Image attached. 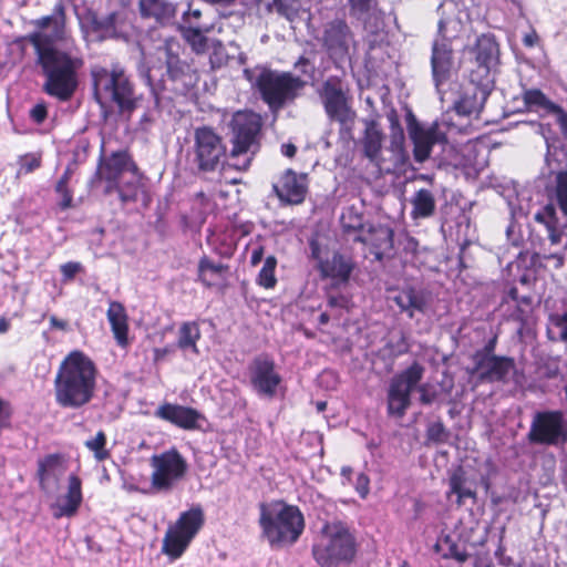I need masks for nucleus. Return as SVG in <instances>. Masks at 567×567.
Returning <instances> with one entry per match:
<instances>
[{
    "instance_id": "nucleus-1",
    "label": "nucleus",
    "mask_w": 567,
    "mask_h": 567,
    "mask_svg": "<svg viewBox=\"0 0 567 567\" xmlns=\"http://www.w3.org/2000/svg\"><path fill=\"white\" fill-rule=\"evenodd\" d=\"M34 23L41 30L31 33L28 39L35 49L38 63L45 75L42 89L51 96L68 101L78 87V71L83 66V60L54 47L56 41L65 39L62 14L43 17Z\"/></svg>"
},
{
    "instance_id": "nucleus-2",
    "label": "nucleus",
    "mask_w": 567,
    "mask_h": 567,
    "mask_svg": "<svg viewBox=\"0 0 567 567\" xmlns=\"http://www.w3.org/2000/svg\"><path fill=\"white\" fill-rule=\"evenodd\" d=\"M96 374V367L87 355L71 352L62 361L54 380L56 403L69 409L87 404L94 395Z\"/></svg>"
},
{
    "instance_id": "nucleus-3",
    "label": "nucleus",
    "mask_w": 567,
    "mask_h": 567,
    "mask_svg": "<svg viewBox=\"0 0 567 567\" xmlns=\"http://www.w3.org/2000/svg\"><path fill=\"white\" fill-rule=\"evenodd\" d=\"M246 79L255 87L271 112H278L300 96L307 82L291 72L267 68L245 70Z\"/></svg>"
},
{
    "instance_id": "nucleus-4",
    "label": "nucleus",
    "mask_w": 567,
    "mask_h": 567,
    "mask_svg": "<svg viewBox=\"0 0 567 567\" xmlns=\"http://www.w3.org/2000/svg\"><path fill=\"white\" fill-rule=\"evenodd\" d=\"M259 523L272 546L296 543L305 528L300 509L281 501L261 504Z\"/></svg>"
},
{
    "instance_id": "nucleus-5",
    "label": "nucleus",
    "mask_w": 567,
    "mask_h": 567,
    "mask_svg": "<svg viewBox=\"0 0 567 567\" xmlns=\"http://www.w3.org/2000/svg\"><path fill=\"white\" fill-rule=\"evenodd\" d=\"M355 542L341 522L326 523L316 534L312 556L321 567H337L354 557Z\"/></svg>"
},
{
    "instance_id": "nucleus-6",
    "label": "nucleus",
    "mask_w": 567,
    "mask_h": 567,
    "mask_svg": "<svg viewBox=\"0 0 567 567\" xmlns=\"http://www.w3.org/2000/svg\"><path fill=\"white\" fill-rule=\"evenodd\" d=\"M261 117L250 111H239L229 123L231 150L226 166L236 171H247L258 144Z\"/></svg>"
},
{
    "instance_id": "nucleus-7",
    "label": "nucleus",
    "mask_w": 567,
    "mask_h": 567,
    "mask_svg": "<svg viewBox=\"0 0 567 567\" xmlns=\"http://www.w3.org/2000/svg\"><path fill=\"white\" fill-rule=\"evenodd\" d=\"M94 95L99 104L106 106L116 103L121 109L133 105V86L124 69L115 64L112 69L94 66L92 69Z\"/></svg>"
},
{
    "instance_id": "nucleus-8",
    "label": "nucleus",
    "mask_w": 567,
    "mask_h": 567,
    "mask_svg": "<svg viewBox=\"0 0 567 567\" xmlns=\"http://www.w3.org/2000/svg\"><path fill=\"white\" fill-rule=\"evenodd\" d=\"M150 465V484L140 488L146 495L169 493L185 477L188 468L185 457L176 449L154 454Z\"/></svg>"
},
{
    "instance_id": "nucleus-9",
    "label": "nucleus",
    "mask_w": 567,
    "mask_h": 567,
    "mask_svg": "<svg viewBox=\"0 0 567 567\" xmlns=\"http://www.w3.org/2000/svg\"><path fill=\"white\" fill-rule=\"evenodd\" d=\"M204 524L200 507H193L181 514L178 519L168 527L163 539L162 551L172 559L179 558Z\"/></svg>"
},
{
    "instance_id": "nucleus-10",
    "label": "nucleus",
    "mask_w": 567,
    "mask_h": 567,
    "mask_svg": "<svg viewBox=\"0 0 567 567\" xmlns=\"http://www.w3.org/2000/svg\"><path fill=\"white\" fill-rule=\"evenodd\" d=\"M194 163L200 173L215 172L220 165L227 169L226 145L223 137L209 126H199L194 131Z\"/></svg>"
},
{
    "instance_id": "nucleus-11",
    "label": "nucleus",
    "mask_w": 567,
    "mask_h": 567,
    "mask_svg": "<svg viewBox=\"0 0 567 567\" xmlns=\"http://www.w3.org/2000/svg\"><path fill=\"white\" fill-rule=\"evenodd\" d=\"M319 96L330 120L349 128L353 125L355 112L340 79H327L321 85Z\"/></svg>"
},
{
    "instance_id": "nucleus-12",
    "label": "nucleus",
    "mask_w": 567,
    "mask_h": 567,
    "mask_svg": "<svg viewBox=\"0 0 567 567\" xmlns=\"http://www.w3.org/2000/svg\"><path fill=\"white\" fill-rule=\"evenodd\" d=\"M424 368L414 362L408 369L396 374L388 391V411L391 415L402 417L411 404V392L422 380Z\"/></svg>"
},
{
    "instance_id": "nucleus-13",
    "label": "nucleus",
    "mask_w": 567,
    "mask_h": 567,
    "mask_svg": "<svg viewBox=\"0 0 567 567\" xmlns=\"http://www.w3.org/2000/svg\"><path fill=\"white\" fill-rule=\"evenodd\" d=\"M567 439V424L559 411H546L535 414L528 440L535 444L558 445Z\"/></svg>"
},
{
    "instance_id": "nucleus-14",
    "label": "nucleus",
    "mask_w": 567,
    "mask_h": 567,
    "mask_svg": "<svg viewBox=\"0 0 567 567\" xmlns=\"http://www.w3.org/2000/svg\"><path fill=\"white\" fill-rule=\"evenodd\" d=\"M474 55L476 69L470 73L473 84L484 85L491 83V70L499 60V45L493 34H481L475 44L470 48Z\"/></svg>"
},
{
    "instance_id": "nucleus-15",
    "label": "nucleus",
    "mask_w": 567,
    "mask_h": 567,
    "mask_svg": "<svg viewBox=\"0 0 567 567\" xmlns=\"http://www.w3.org/2000/svg\"><path fill=\"white\" fill-rule=\"evenodd\" d=\"M408 133L414 146V159L419 163H423L430 157L435 144L445 141V133L440 130L439 123L425 126L419 123L413 115L408 118Z\"/></svg>"
},
{
    "instance_id": "nucleus-16",
    "label": "nucleus",
    "mask_w": 567,
    "mask_h": 567,
    "mask_svg": "<svg viewBox=\"0 0 567 567\" xmlns=\"http://www.w3.org/2000/svg\"><path fill=\"white\" fill-rule=\"evenodd\" d=\"M249 377L254 390L267 398H274L281 383V377L275 369V362L268 357H257L250 363Z\"/></svg>"
},
{
    "instance_id": "nucleus-17",
    "label": "nucleus",
    "mask_w": 567,
    "mask_h": 567,
    "mask_svg": "<svg viewBox=\"0 0 567 567\" xmlns=\"http://www.w3.org/2000/svg\"><path fill=\"white\" fill-rule=\"evenodd\" d=\"M322 41L333 59H343L353 44V34L343 20L336 19L324 25Z\"/></svg>"
},
{
    "instance_id": "nucleus-18",
    "label": "nucleus",
    "mask_w": 567,
    "mask_h": 567,
    "mask_svg": "<svg viewBox=\"0 0 567 567\" xmlns=\"http://www.w3.org/2000/svg\"><path fill=\"white\" fill-rule=\"evenodd\" d=\"M83 501L82 496V481L75 474L68 477L66 489L59 495L51 504V509L54 518L72 517L74 516Z\"/></svg>"
},
{
    "instance_id": "nucleus-19",
    "label": "nucleus",
    "mask_w": 567,
    "mask_h": 567,
    "mask_svg": "<svg viewBox=\"0 0 567 567\" xmlns=\"http://www.w3.org/2000/svg\"><path fill=\"white\" fill-rule=\"evenodd\" d=\"M136 171V165L125 153H115L100 166L99 177L107 183L105 193L113 192L114 184H117L125 173Z\"/></svg>"
},
{
    "instance_id": "nucleus-20",
    "label": "nucleus",
    "mask_w": 567,
    "mask_h": 567,
    "mask_svg": "<svg viewBox=\"0 0 567 567\" xmlns=\"http://www.w3.org/2000/svg\"><path fill=\"white\" fill-rule=\"evenodd\" d=\"M155 415L184 430L199 427L198 421L203 419L200 413L196 410L172 403L161 405L156 410Z\"/></svg>"
},
{
    "instance_id": "nucleus-21",
    "label": "nucleus",
    "mask_w": 567,
    "mask_h": 567,
    "mask_svg": "<svg viewBox=\"0 0 567 567\" xmlns=\"http://www.w3.org/2000/svg\"><path fill=\"white\" fill-rule=\"evenodd\" d=\"M274 190L281 200L289 204H300L307 193L306 177L288 169L281 176L279 185H274Z\"/></svg>"
},
{
    "instance_id": "nucleus-22",
    "label": "nucleus",
    "mask_w": 567,
    "mask_h": 567,
    "mask_svg": "<svg viewBox=\"0 0 567 567\" xmlns=\"http://www.w3.org/2000/svg\"><path fill=\"white\" fill-rule=\"evenodd\" d=\"M432 72L436 85L445 81L453 64V50L451 42L435 39L431 56Z\"/></svg>"
},
{
    "instance_id": "nucleus-23",
    "label": "nucleus",
    "mask_w": 567,
    "mask_h": 567,
    "mask_svg": "<svg viewBox=\"0 0 567 567\" xmlns=\"http://www.w3.org/2000/svg\"><path fill=\"white\" fill-rule=\"evenodd\" d=\"M63 461L56 455H49L39 462L38 476L41 489L50 494L55 491L58 481L65 474Z\"/></svg>"
},
{
    "instance_id": "nucleus-24",
    "label": "nucleus",
    "mask_w": 567,
    "mask_h": 567,
    "mask_svg": "<svg viewBox=\"0 0 567 567\" xmlns=\"http://www.w3.org/2000/svg\"><path fill=\"white\" fill-rule=\"evenodd\" d=\"M106 317L116 343L125 348L128 346V316L125 307L118 301H110Z\"/></svg>"
},
{
    "instance_id": "nucleus-25",
    "label": "nucleus",
    "mask_w": 567,
    "mask_h": 567,
    "mask_svg": "<svg viewBox=\"0 0 567 567\" xmlns=\"http://www.w3.org/2000/svg\"><path fill=\"white\" fill-rule=\"evenodd\" d=\"M477 370L484 379L501 381L514 370V361L508 358L485 355L480 360Z\"/></svg>"
},
{
    "instance_id": "nucleus-26",
    "label": "nucleus",
    "mask_w": 567,
    "mask_h": 567,
    "mask_svg": "<svg viewBox=\"0 0 567 567\" xmlns=\"http://www.w3.org/2000/svg\"><path fill=\"white\" fill-rule=\"evenodd\" d=\"M393 300L399 308L408 312L411 318L414 316L415 311L424 312L429 305L426 293L413 288L401 290Z\"/></svg>"
},
{
    "instance_id": "nucleus-27",
    "label": "nucleus",
    "mask_w": 567,
    "mask_h": 567,
    "mask_svg": "<svg viewBox=\"0 0 567 567\" xmlns=\"http://www.w3.org/2000/svg\"><path fill=\"white\" fill-rule=\"evenodd\" d=\"M471 93H465L456 103V111L461 115H477L484 104L487 94L488 84L477 85L474 84Z\"/></svg>"
},
{
    "instance_id": "nucleus-28",
    "label": "nucleus",
    "mask_w": 567,
    "mask_h": 567,
    "mask_svg": "<svg viewBox=\"0 0 567 567\" xmlns=\"http://www.w3.org/2000/svg\"><path fill=\"white\" fill-rule=\"evenodd\" d=\"M384 135L375 122L367 124L362 146L364 155L375 162L380 158Z\"/></svg>"
},
{
    "instance_id": "nucleus-29",
    "label": "nucleus",
    "mask_w": 567,
    "mask_h": 567,
    "mask_svg": "<svg viewBox=\"0 0 567 567\" xmlns=\"http://www.w3.org/2000/svg\"><path fill=\"white\" fill-rule=\"evenodd\" d=\"M140 10L143 17L162 23L173 19L176 12L174 4L165 0H140Z\"/></svg>"
},
{
    "instance_id": "nucleus-30",
    "label": "nucleus",
    "mask_w": 567,
    "mask_h": 567,
    "mask_svg": "<svg viewBox=\"0 0 567 567\" xmlns=\"http://www.w3.org/2000/svg\"><path fill=\"white\" fill-rule=\"evenodd\" d=\"M178 49L179 45L177 42L168 40L165 42L164 47L159 48L157 51L159 59H165L167 72L173 79H178L185 73L186 69H188L185 63L181 62Z\"/></svg>"
},
{
    "instance_id": "nucleus-31",
    "label": "nucleus",
    "mask_w": 567,
    "mask_h": 567,
    "mask_svg": "<svg viewBox=\"0 0 567 567\" xmlns=\"http://www.w3.org/2000/svg\"><path fill=\"white\" fill-rule=\"evenodd\" d=\"M452 494L457 496V505H462L465 498L474 499L476 497L475 491L468 484L465 472L461 467L453 471L450 475L447 497Z\"/></svg>"
},
{
    "instance_id": "nucleus-32",
    "label": "nucleus",
    "mask_w": 567,
    "mask_h": 567,
    "mask_svg": "<svg viewBox=\"0 0 567 567\" xmlns=\"http://www.w3.org/2000/svg\"><path fill=\"white\" fill-rule=\"evenodd\" d=\"M200 329L196 322H184L178 329V349L195 355L199 354L197 341L200 339Z\"/></svg>"
},
{
    "instance_id": "nucleus-33",
    "label": "nucleus",
    "mask_w": 567,
    "mask_h": 567,
    "mask_svg": "<svg viewBox=\"0 0 567 567\" xmlns=\"http://www.w3.org/2000/svg\"><path fill=\"white\" fill-rule=\"evenodd\" d=\"M468 21V17H462L461 12L451 17H444L439 22V39L452 42L458 38Z\"/></svg>"
},
{
    "instance_id": "nucleus-34",
    "label": "nucleus",
    "mask_w": 567,
    "mask_h": 567,
    "mask_svg": "<svg viewBox=\"0 0 567 567\" xmlns=\"http://www.w3.org/2000/svg\"><path fill=\"white\" fill-rule=\"evenodd\" d=\"M413 219L429 218L435 212V198L429 189H420L411 199Z\"/></svg>"
},
{
    "instance_id": "nucleus-35",
    "label": "nucleus",
    "mask_w": 567,
    "mask_h": 567,
    "mask_svg": "<svg viewBox=\"0 0 567 567\" xmlns=\"http://www.w3.org/2000/svg\"><path fill=\"white\" fill-rule=\"evenodd\" d=\"M535 219L546 226L548 238L553 245H557L561 240V231L556 215V209L551 204L546 205L535 215Z\"/></svg>"
},
{
    "instance_id": "nucleus-36",
    "label": "nucleus",
    "mask_w": 567,
    "mask_h": 567,
    "mask_svg": "<svg viewBox=\"0 0 567 567\" xmlns=\"http://www.w3.org/2000/svg\"><path fill=\"white\" fill-rule=\"evenodd\" d=\"M353 264L350 259L334 255L330 261L322 265V271L326 276L347 281L352 272Z\"/></svg>"
},
{
    "instance_id": "nucleus-37",
    "label": "nucleus",
    "mask_w": 567,
    "mask_h": 567,
    "mask_svg": "<svg viewBox=\"0 0 567 567\" xmlns=\"http://www.w3.org/2000/svg\"><path fill=\"white\" fill-rule=\"evenodd\" d=\"M523 101L529 111L538 113L540 116H546L555 106L546 95L536 89L527 90L523 94Z\"/></svg>"
},
{
    "instance_id": "nucleus-38",
    "label": "nucleus",
    "mask_w": 567,
    "mask_h": 567,
    "mask_svg": "<svg viewBox=\"0 0 567 567\" xmlns=\"http://www.w3.org/2000/svg\"><path fill=\"white\" fill-rule=\"evenodd\" d=\"M131 178L126 183H121V181L117 184H114L113 190L118 192L120 197L123 202H131L135 200L137 197V194L142 187L141 183V176L137 174L136 171H132Z\"/></svg>"
},
{
    "instance_id": "nucleus-39",
    "label": "nucleus",
    "mask_w": 567,
    "mask_h": 567,
    "mask_svg": "<svg viewBox=\"0 0 567 567\" xmlns=\"http://www.w3.org/2000/svg\"><path fill=\"white\" fill-rule=\"evenodd\" d=\"M227 270L223 264H214L208 258H203L198 265L199 278L206 286L214 285L217 278H220Z\"/></svg>"
},
{
    "instance_id": "nucleus-40",
    "label": "nucleus",
    "mask_w": 567,
    "mask_h": 567,
    "mask_svg": "<svg viewBox=\"0 0 567 567\" xmlns=\"http://www.w3.org/2000/svg\"><path fill=\"white\" fill-rule=\"evenodd\" d=\"M547 332L553 341L567 342V311L550 315Z\"/></svg>"
},
{
    "instance_id": "nucleus-41",
    "label": "nucleus",
    "mask_w": 567,
    "mask_h": 567,
    "mask_svg": "<svg viewBox=\"0 0 567 567\" xmlns=\"http://www.w3.org/2000/svg\"><path fill=\"white\" fill-rule=\"evenodd\" d=\"M277 266V259L274 256H268L265 260L262 268L259 271L257 282L259 286L271 289L276 286L277 279L275 270Z\"/></svg>"
},
{
    "instance_id": "nucleus-42",
    "label": "nucleus",
    "mask_w": 567,
    "mask_h": 567,
    "mask_svg": "<svg viewBox=\"0 0 567 567\" xmlns=\"http://www.w3.org/2000/svg\"><path fill=\"white\" fill-rule=\"evenodd\" d=\"M105 445L106 435L102 431L85 442V446L94 453L97 461H104L110 457V452L105 449Z\"/></svg>"
},
{
    "instance_id": "nucleus-43",
    "label": "nucleus",
    "mask_w": 567,
    "mask_h": 567,
    "mask_svg": "<svg viewBox=\"0 0 567 567\" xmlns=\"http://www.w3.org/2000/svg\"><path fill=\"white\" fill-rule=\"evenodd\" d=\"M183 35L195 52L203 53L206 51L207 38L202 33L200 30L195 28H187L183 31Z\"/></svg>"
},
{
    "instance_id": "nucleus-44",
    "label": "nucleus",
    "mask_w": 567,
    "mask_h": 567,
    "mask_svg": "<svg viewBox=\"0 0 567 567\" xmlns=\"http://www.w3.org/2000/svg\"><path fill=\"white\" fill-rule=\"evenodd\" d=\"M555 195L561 212L567 216V171L557 173Z\"/></svg>"
},
{
    "instance_id": "nucleus-45",
    "label": "nucleus",
    "mask_w": 567,
    "mask_h": 567,
    "mask_svg": "<svg viewBox=\"0 0 567 567\" xmlns=\"http://www.w3.org/2000/svg\"><path fill=\"white\" fill-rule=\"evenodd\" d=\"M70 179V173L66 171L60 181L56 184V192L61 196L60 206L63 209L70 208L72 206V193L68 188V183Z\"/></svg>"
},
{
    "instance_id": "nucleus-46",
    "label": "nucleus",
    "mask_w": 567,
    "mask_h": 567,
    "mask_svg": "<svg viewBox=\"0 0 567 567\" xmlns=\"http://www.w3.org/2000/svg\"><path fill=\"white\" fill-rule=\"evenodd\" d=\"M41 165V156L38 154H27L20 159V173H31Z\"/></svg>"
},
{
    "instance_id": "nucleus-47",
    "label": "nucleus",
    "mask_w": 567,
    "mask_h": 567,
    "mask_svg": "<svg viewBox=\"0 0 567 567\" xmlns=\"http://www.w3.org/2000/svg\"><path fill=\"white\" fill-rule=\"evenodd\" d=\"M289 0H275L277 11L285 16L288 20H295L298 13V8L295 3H288Z\"/></svg>"
},
{
    "instance_id": "nucleus-48",
    "label": "nucleus",
    "mask_w": 567,
    "mask_h": 567,
    "mask_svg": "<svg viewBox=\"0 0 567 567\" xmlns=\"http://www.w3.org/2000/svg\"><path fill=\"white\" fill-rule=\"evenodd\" d=\"M551 115L555 117L556 123L559 125L561 133L567 136V113L557 104L550 110Z\"/></svg>"
},
{
    "instance_id": "nucleus-49",
    "label": "nucleus",
    "mask_w": 567,
    "mask_h": 567,
    "mask_svg": "<svg viewBox=\"0 0 567 567\" xmlns=\"http://www.w3.org/2000/svg\"><path fill=\"white\" fill-rule=\"evenodd\" d=\"M81 270L82 265L80 262L70 261L61 266V272L65 280H72Z\"/></svg>"
},
{
    "instance_id": "nucleus-50",
    "label": "nucleus",
    "mask_w": 567,
    "mask_h": 567,
    "mask_svg": "<svg viewBox=\"0 0 567 567\" xmlns=\"http://www.w3.org/2000/svg\"><path fill=\"white\" fill-rule=\"evenodd\" d=\"M47 115L48 111L44 103H38L30 111V116L37 124H41L45 120Z\"/></svg>"
},
{
    "instance_id": "nucleus-51",
    "label": "nucleus",
    "mask_w": 567,
    "mask_h": 567,
    "mask_svg": "<svg viewBox=\"0 0 567 567\" xmlns=\"http://www.w3.org/2000/svg\"><path fill=\"white\" fill-rule=\"evenodd\" d=\"M369 484H370V480L365 474L360 473L357 476L355 489L360 494V496L363 498L369 494Z\"/></svg>"
},
{
    "instance_id": "nucleus-52",
    "label": "nucleus",
    "mask_w": 567,
    "mask_h": 567,
    "mask_svg": "<svg viewBox=\"0 0 567 567\" xmlns=\"http://www.w3.org/2000/svg\"><path fill=\"white\" fill-rule=\"evenodd\" d=\"M417 391L420 392V401L423 404H430L434 401L435 394L431 393L427 389V384H422L417 388Z\"/></svg>"
},
{
    "instance_id": "nucleus-53",
    "label": "nucleus",
    "mask_w": 567,
    "mask_h": 567,
    "mask_svg": "<svg viewBox=\"0 0 567 567\" xmlns=\"http://www.w3.org/2000/svg\"><path fill=\"white\" fill-rule=\"evenodd\" d=\"M393 130L395 131L392 135V145L395 147V148H401L402 147V144H403V140H404V136H403V131L402 128L396 125L395 127H393Z\"/></svg>"
},
{
    "instance_id": "nucleus-54",
    "label": "nucleus",
    "mask_w": 567,
    "mask_h": 567,
    "mask_svg": "<svg viewBox=\"0 0 567 567\" xmlns=\"http://www.w3.org/2000/svg\"><path fill=\"white\" fill-rule=\"evenodd\" d=\"M538 41L539 37L535 30H532L530 32L526 33L523 38V43L528 48L535 47L538 43Z\"/></svg>"
},
{
    "instance_id": "nucleus-55",
    "label": "nucleus",
    "mask_w": 567,
    "mask_h": 567,
    "mask_svg": "<svg viewBox=\"0 0 567 567\" xmlns=\"http://www.w3.org/2000/svg\"><path fill=\"white\" fill-rule=\"evenodd\" d=\"M262 256H264V247L262 246L255 247L251 251L250 264L252 266H257L261 261Z\"/></svg>"
},
{
    "instance_id": "nucleus-56",
    "label": "nucleus",
    "mask_w": 567,
    "mask_h": 567,
    "mask_svg": "<svg viewBox=\"0 0 567 567\" xmlns=\"http://www.w3.org/2000/svg\"><path fill=\"white\" fill-rule=\"evenodd\" d=\"M51 328L58 329L61 331H65L68 329V322L65 320H61L55 316L50 317Z\"/></svg>"
},
{
    "instance_id": "nucleus-57",
    "label": "nucleus",
    "mask_w": 567,
    "mask_h": 567,
    "mask_svg": "<svg viewBox=\"0 0 567 567\" xmlns=\"http://www.w3.org/2000/svg\"><path fill=\"white\" fill-rule=\"evenodd\" d=\"M10 416V409L8 404L0 399V424L4 423Z\"/></svg>"
},
{
    "instance_id": "nucleus-58",
    "label": "nucleus",
    "mask_w": 567,
    "mask_h": 567,
    "mask_svg": "<svg viewBox=\"0 0 567 567\" xmlns=\"http://www.w3.org/2000/svg\"><path fill=\"white\" fill-rule=\"evenodd\" d=\"M371 0H350L352 7L359 11H367L370 8Z\"/></svg>"
},
{
    "instance_id": "nucleus-59",
    "label": "nucleus",
    "mask_w": 567,
    "mask_h": 567,
    "mask_svg": "<svg viewBox=\"0 0 567 567\" xmlns=\"http://www.w3.org/2000/svg\"><path fill=\"white\" fill-rule=\"evenodd\" d=\"M296 152H297V147L291 143L281 145V153L289 158L293 157Z\"/></svg>"
},
{
    "instance_id": "nucleus-60",
    "label": "nucleus",
    "mask_w": 567,
    "mask_h": 567,
    "mask_svg": "<svg viewBox=\"0 0 567 567\" xmlns=\"http://www.w3.org/2000/svg\"><path fill=\"white\" fill-rule=\"evenodd\" d=\"M442 433H443V427L441 424H434L429 430V435L432 439L440 440Z\"/></svg>"
},
{
    "instance_id": "nucleus-61",
    "label": "nucleus",
    "mask_w": 567,
    "mask_h": 567,
    "mask_svg": "<svg viewBox=\"0 0 567 567\" xmlns=\"http://www.w3.org/2000/svg\"><path fill=\"white\" fill-rule=\"evenodd\" d=\"M171 349L169 348H163V349H155L154 350V360L155 361H159L162 360L165 355H167L168 353H171Z\"/></svg>"
},
{
    "instance_id": "nucleus-62",
    "label": "nucleus",
    "mask_w": 567,
    "mask_h": 567,
    "mask_svg": "<svg viewBox=\"0 0 567 567\" xmlns=\"http://www.w3.org/2000/svg\"><path fill=\"white\" fill-rule=\"evenodd\" d=\"M10 322L6 318H0V333H4L9 330Z\"/></svg>"
},
{
    "instance_id": "nucleus-63",
    "label": "nucleus",
    "mask_w": 567,
    "mask_h": 567,
    "mask_svg": "<svg viewBox=\"0 0 567 567\" xmlns=\"http://www.w3.org/2000/svg\"><path fill=\"white\" fill-rule=\"evenodd\" d=\"M351 474H352V468L349 467V466H343L341 468V475L348 481L350 482L351 480Z\"/></svg>"
},
{
    "instance_id": "nucleus-64",
    "label": "nucleus",
    "mask_w": 567,
    "mask_h": 567,
    "mask_svg": "<svg viewBox=\"0 0 567 567\" xmlns=\"http://www.w3.org/2000/svg\"><path fill=\"white\" fill-rule=\"evenodd\" d=\"M453 557L457 560V561H465L467 559V554L466 553H462V551H455L453 554Z\"/></svg>"
}]
</instances>
